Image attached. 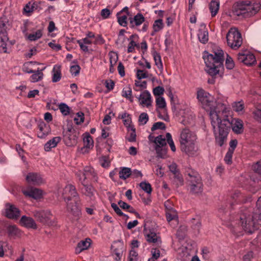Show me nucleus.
Masks as SVG:
<instances>
[{
    "label": "nucleus",
    "instance_id": "obj_30",
    "mask_svg": "<svg viewBox=\"0 0 261 261\" xmlns=\"http://www.w3.org/2000/svg\"><path fill=\"white\" fill-rule=\"evenodd\" d=\"M220 3L218 0H212L209 4V9L212 17L215 16L219 9Z\"/></svg>",
    "mask_w": 261,
    "mask_h": 261
},
{
    "label": "nucleus",
    "instance_id": "obj_52",
    "mask_svg": "<svg viewBox=\"0 0 261 261\" xmlns=\"http://www.w3.org/2000/svg\"><path fill=\"white\" fill-rule=\"evenodd\" d=\"M167 142L169 144L171 149L172 151L175 152L176 150V147L174 144V142L172 139L171 135L169 133L166 134Z\"/></svg>",
    "mask_w": 261,
    "mask_h": 261
},
{
    "label": "nucleus",
    "instance_id": "obj_40",
    "mask_svg": "<svg viewBox=\"0 0 261 261\" xmlns=\"http://www.w3.org/2000/svg\"><path fill=\"white\" fill-rule=\"evenodd\" d=\"M43 76L42 70L35 71L31 76V81L33 83L37 82L41 80Z\"/></svg>",
    "mask_w": 261,
    "mask_h": 261
},
{
    "label": "nucleus",
    "instance_id": "obj_4",
    "mask_svg": "<svg viewBox=\"0 0 261 261\" xmlns=\"http://www.w3.org/2000/svg\"><path fill=\"white\" fill-rule=\"evenodd\" d=\"M203 59L205 64V70L211 76L219 74L223 69L224 57L222 50L218 49L214 52V54H208L203 57Z\"/></svg>",
    "mask_w": 261,
    "mask_h": 261
},
{
    "label": "nucleus",
    "instance_id": "obj_41",
    "mask_svg": "<svg viewBox=\"0 0 261 261\" xmlns=\"http://www.w3.org/2000/svg\"><path fill=\"white\" fill-rule=\"evenodd\" d=\"M8 38L6 36L0 35V53H7V43Z\"/></svg>",
    "mask_w": 261,
    "mask_h": 261
},
{
    "label": "nucleus",
    "instance_id": "obj_42",
    "mask_svg": "<svg viewBox=\"0 0 261 261\" xmlns=\"http://www.w3.org/2000/svg\"><path fill=\"white\" fill-rule=\"evenodd\" d=\"M42 36V32L41 30H37L35 33L30 34L27 36V39L31 41H36Z\"/></svg>",
    "mask_w": 261,
    "mask_h": 261
},
{
    "label": "nucleus",
    "instance_id": "obj_37",
    "mask_svg": "<svg viewBox=\"0 0 261 261\" xmlns=\"http://www.w3.org/2000/svg\"><path fill=\"white\" fill-rule=\"evenodd\" d=\"M153 59L154 60L155 64L160 69H163V65L162 64L161 57L159 53L156 51H153L152 53Z\"/></svg>",
    "mask_w": 261,
    "mask_h": 261
},
{
    "label": "nucleus",
    "instance_id": "obj_3",
    "mask_svg": "<svg viewBox=\"0 0 261 261\" xmlns=\"http://www.w3.org/2000/svg\"><path fill=\"white\" fill-rule=\"evenodd\" d=\"M211 120L216 143L220 146H222L226 140L231 124L227 118H224L221 120V118H218L216 113L211 114Z\"/></svg>",
    "mask_w": 261,
    "mask_h": 261
},
{
    "label": "nucleus",
    "instance_id": "obj_27",
    "mask_svg": "<svg viewBox=\"0 0 261 261\" xmlns=\"http://www.w3.org/2000/svg\"><path fill=\"white\" fill-rule=\"evenodd\" d=\"M91 240L87 238L85 240H83L78 243L75 248V253L76 254L80 253L83 251L88 249L91 245Z\"/></svg>",
    "mask_w": 261,
    "mask_h": 261
},
{
    "label": "nucleus",
    "instance_id": "obj_13",
    "mask_svg": "<svg viewBox=\"0 0 261 261\" xmlns=\"http://www.w3.org/2000/svg\"><path fill=\"white\" fill-rule=\"evenodd\" d=\"M20 215L19 209L14 205L6 203L5 205V216L11 219H17Z\"/></svg>",
    "mask_w": 261,
    "mask_h": 261
},
{
    "label": "nucleus",
    "instance_id": "obj_31",
    "mask_svg": "<svg viewBox=\"0 0 261 261\" xmlns=\"http://www.w3.org/2000/svg\"><path fill=\"white\" fill-rule=\"evenodd\" d=\"M76 42L82 51L84 52L89 51L88 47L86 45L92 44V41L90 39L85 37L81 40H77Z\"/></svg>",
    "mask_w": 261,
    "mask_h": 261
},
{
    "label": "nucleus",
    "instance_id": "obj_56",
    "mask_svg": "<svg viewBox=\"0 0 261 261\" xmlns=\"http://www.w3.org/2000/svg\"><path fill=\"white\" fill-rule=\"evenodd\" d=\"M148 116L146 113H142L139 117V121L143 125L145 124L148 121Z\"/></svg>",
    "mask_w": 261,
    "mask_h": 261
},
{
    "label": "nucleus",
    "instance_id": "obj_9",
    "mask_svg": "<svg viewBox=\"0 0 261 261\" xmlns=\"http://www.w3.org/2000/svg\"><path fill=\"white\" fill-rule=\"evenodd\" d=\"M65 202L66 203V210L69 215L74 217L75 219H77L81 214V210L80 207L81 202L80 198L79 199H72L70 200L69 197H65Z\"/></svg>",
    "mask_w": 261,
    "mask_h": 261
},
{
    "label": "nucleus",
    "instance_id": "obj_44",
    "mask_svg": "<svg viewBox=\"0 0 261 261\" xmlns=\"http://www.w3.org/2000/svg\"><path fill=\"white\" fill-rule=\"evenodd\" d=\"M126 32L125 30L124 29H121L120 30L119 35H118V39L116 41V43L117 44H120L121 46H122L123 43L127 39L126 37L124 36V34Z\"/></svg>",
    "mask_w": 261,
    "mask_h": 261
},
{
    "label": "nucleus",
    "instance_id": "obj_57",
    "mask_svg": "<svg viewBox=\"0 0 261 261\" xmlns=\"http://www.w3.org/2000/svg\"><path fill=\"white\" fill-rule=\"evenodd\" d=\"M76 175L77 177L79 178V180L82 185H84L85 184H86V180L87 179V178L83 172L79 171L78 172L76 173Z\"/></svg>",
    "mask_w": 261,
    "mask_h": 261
},
{
    "label": "nucleus",
    "instance_id": "obj_53",
    "mask_svg": "<svg viewBox=\"0 0 261 261\" xmlns=\"http://www.w3.org/2000/svg\"><path fill=\"white\" fill-rule=\"evenodd\" d=\"M152 257L148 259V261H155L160 256V251L158 249H153L151 250Z\"/></svg>",
    "mask_w": 261,
    "mask_h": 261
},
{
    "label": "nucleus",
    "instance_id": "obj_62",
    "mask_svg": "<svg viewBox=\"0 0 261 261\" xmlns=\"http://www.w3.org/2000/svg\"><path fill=\"white\" fill-rule=\"evenodd\" d=\"M233 152L230 151H227L224 157V161L227 164H231L232 163V157Z\"/></svg>",
    "mask_w": 261,
    "mask_h": 261
},
{
    "label": "nucleus",
    "instance_id": "obj_63",
    "mask_svg": "<svg viewBox=\"0 0 261 261\" xmlns=\"http://www.w3.org/2000/svg\"><path fill=\"white\" fill-rule=\"evenodd\" d=\"M253 116L254 119L261 122V109L254 110L253 112Z\"/></svg>",
    "mask_w": 261,
    "mask_h": 261
},
{
    "label": "nucleus",
    "instance_id": "obj_15",
    "mask_svg": "<svg viewBox=\"0 0 261 261\" xmlns=\"http://www.w3.org/2000/svg\"><path fill=\"white\" fill-rule=\"evenodd\" d=\"M51 213L49 211H35L33 212V216L42 223H47L51 218Z\"/></svg>",
    "mask_w": 261,
    "mask_h": 261
},
{
    "label": "nucleus",
    "instance_id": "obj_46",
    "mask_svg": "<svg viewBox=\"0 0 261 261\" xmlns=\"http://www.w3.org/2000/svg\"><path fill=\"white\" fill-rule=\"evenodd\" d=\"M140 188L147 194H151L152 188L151 185L147 182L142 181L140 184Z\"/></svg>",
    "mask_w": 261,
    "mask_h": 261
},
{
    "label": "nucleus",
    "instance_id": "obj_58",
    "mask_svg": "<svg viewBox=\"0 0 261 261\" xmlns=\"http://www.w3.org/2000/svg\"><path fill=\"white\" fill-rule=\"evenodd\" d=\"M226 67L228 69H232L234 66V63L232 59L227 56L225 61Z\"/></svg>",
    "mask_w": 261,
    "mask_h": 261
},
{
    "label": "nucleus",
    "instance_id": "obj_39",
    "mask_svg": "<svg viewBox=\"0 0 261 261\" xmlns=\"http://www.w3.org/2000/svg\"><path fill=\"white\" fill-rule=\"evenodd\" d=\"M166 216L168 222L177 218V213L175 210L171 206L169 207V211H166Z\"/></svg>",
    "mask_w": 261,
    "mask_h": 261
},
{
    "label": "nucleus",
    "instance_id": "obj_49",
    "mask_svg": "<svg viewBox=\"0 0 261 261\" xmlns=\"http://www.w3.org/2000/svg\"><path fill=\"white\" fill-rule=\"evenodd\" d=\"M83 141L85 146L86 147L90 148L93 146V141L92 137L90 135L88 134L83 139Z\"/></svg>",
    "mask_w": 261,
    "mask_h": 261
},
{
    "label": "nucleus",
    "instance_id": "obj_55",
    "mask_svg": "<svg viewBox=\"0 0 261 261\" xmlns=\"http://www.w3.org/2000/svg\"><path fill=\"white\" fill-rule=\"evenodd\" d=\"M166 125L164 123L162 122H157L153 124L151 129L152 131H154L156 129H165Z\"/></svg>",
    "mask_w": 261,
    "mask_h": 261
},
{
    "label": "nucleus",
    "instance_id": "obj_20",
    "mask_svg": "<svg viewBox=\"0 0 261 261\" xmlns=\"http://www.w3.org/2000/svg\"><path fill=\"white\" fill-rule=\"evenodd\" d=\"M154 143L156 144L155 149L158 156L162 157V155L160 153V151L163 152V153H165V151L163 150L161 147L166 145L167 141L165 138L163 137L162 135H159L155 138Z\"/></svg>",
    "mask_w": 261,
    "mask_h": 261
},
{
    "label": "nucleus",
    "instance_id": "obj_8",
    "mask_svg": "<svg viewBox=\"0 0 261 261\" xmlns=\"http://www.w3.org/2000/svg\"><path fill=\"white\" fill-rule=\"evenodd\" d=\"M226 40L228 45L233 49L239 48L242 44L241 34L235 28L229 30L226 35Z\"/></svg>",
    "mask_w": 261,
    "mask_h": 261
},
{
    "label": "nucleus",
    "instance_id": "obj_24",
    "mask_svg": "<svg viewBox=\"0 0 261 261\" xmlns=\"http://www.w3.org/2000/svg\"><path fill=\"white\" fill-rule=\"evenodd\" d=\"M129 24L131 28L140 25L145 21V18L141 13H138L134 17H129Z\"/></svg>",
    "mask_w": 261,
    "mask_h": 261
},
{
    "label": "nucleus",
    "instance_id": "obj_45",
    "mask_svg": "<svg viewBox=\"0 0 261 261\" xmlns=\"http://www.w3.org/2000/svg\"><path fill=\"white\" fill-rule=\"evenodd\" d=\"M132 89L129 87L124 88L122 92V96L127 99H128L131 102L133 101Z\"/></svg>",
    "mask_w": 261,
    "mask_h": 261
},
{
    "label": "nucleus",
    "instance_id": "obj_23",
    "mask_svg": "<svg viewBox=\"0 0 261 261\" xmlns=\"http://www.w3.org/2000/svg\"><path fill=\"white\" fill-rule=\"evenodd\" d=\"M38 127L39 131L37 133V136L40 138H44L50 133L51 129L50 126L44 122H40L39 124Z\"/></svg>",
    "mask_w": 261,
    "mask_h": 261
},
{
    "label": "nucleus",
    "instance_id": "obj_5",
    "mask_svg": "<svg viewBox=\"0 0 261 261\" xmlns=\"http://www.w3.org/2000/svg\"><path fill=\"white\" fill-rule=\"evenodd\" d=\"M196 139L194 133L187 128L182 129L179 137L181 150L189 156L194 155L198 150L195 144Z\"/></svg>",
    "mask_w": 261,
    "mask_h": 261
},
{
    "label": "nucleus",
    "instance_id": "obj_54",
    "mask_svg": "<svg viewBox=\"0 0 261 261\" xmlns=\"http://www.w3.org/2000/svg\"><path fill=\"white\" fill-rule=\"evenodd\" d=\"M233 110L240 112L244 109V104L242 101L234 102L232 104Z\"/></svg>",
    "mask_w": 261,
    "mask_h": 261
},
{
    "label": "nucleus",
    "instance_id": "obj_2",
    "mask_svg": "<svg viewBox=\"0 0 261 261\" xmlns=\"http://www.w3.org/2000/svg\"><path fill=\"white\" fill-rule=\"evenodd\" d=\"M243 229L249 233H252L261 227V196L257 200L252 215H243L240 217Z\"/></svg>",
    "mask_w": 261,
    "mask_h": 261
},
{
    "label": "nucleus",
    "instance_id": "obj_43",
    "mask_svg": "<svg viewBox=\"0 0 261 261\" xmlns=\"http://www.w3.org/2000/svg\"><path fill=\"white\" fill-rule=\"evenodd\" d=\"M155 103L156 106V109H164L166 108V103L165 99L163 97L158 96L156 97Z\"/></svg>",
    "mask_w": 261,
    "mask_h": 261
},
{
    "label": "nucleus",
    "instance_id": "obj_32",
    "mask_svg": "<svg viewBox=\"0 0 261 261\" xmlns=\"http://www.w3.org/2000/svg\"><path fill=\"white\" fill-rule=\"evenodd\" d=\"M53 77L52 82L56 83L59 82L61 79V71L59 66L55 65L52 71Z\"/></svg>",
    "mask_w": 261,
    "mask_h": 261
},
{
    "label": "nucleus",
    "instance_id": "obj_6",
    "mask_svg": "<svg viewBox=\"0 0 261 261\" xmlns=\"http://www.w3.org/2000/svg\"><path fill=\"white\" fill-rule=\"evenodd\" d=\"M258 4L251 3L249 1H240L234 4L232 14L236 16L242 15L245 17L255 14L259 10Z\"/></svg>",
    "mask_w": 261,
    "mask_h": 261
},
{
    "label": "nucleus",
    "instance_id": "obj_34",
    "mask_svg": "<svg viewBox=\"0 0 261 261\" xmlns=\"http://www.w3.org/2000/svg\"><path fill=\"white\" fill-rule=\"evenodd\" d=\"M146 240L149 243H161V238L154 232H150L146 236Z\"/></svg>",
    "mask_w": 261,
    "mask_h": 261
},
{
    "label": "nucleus",
    "instance_id": "obj_50",
    "mask_svg": "<svg viewBox=\"0 0 261 261\" xmlns=\"http://www.w3.org/2000/svg\"><path fill=\"white\" fill-rule=\"evenodd\" d=\"M129 132H130L129 136L127 138V140L130 142H134L136 141V129L134 126H129Z\"/></svg>",
    "mask_w": 261,
    "mask_h": 261
},
{
    "label": "nucleus",
    "instance_id": "obj_25",
    "mask_svg": "<svg viewBox=\"0 0 261 261\" xmlns=\"http://www.w3.org/2000/svg\"><path fill=\"white\" fill-rule=\"evenodd\" d=\"M198 37L200 42L205 43L208 40V32L204 24H201L198 30Z\"/></svg>",
    "mask_w": 261,
    "mask_h": 261
},
{
    "label": "nucleus",
    "instance_id": "obj_36",
    "mask_svg": "<svg viewBox=\"0 0 261 261\" xmlns=\"http://www.w3.org/2000/svg\"><path fill=\"white\" fill-rule=\"evenodd\" d=\"M128 15L127 14H123L122 15V13L121 12H118L117 13V18L118 22L121 26H122L123 27H125L127 26V16Z\"/></svg>",
    "mask_w": 261,
    "mask_h": 261
},
{
    "label": "nucleus",
    "instance_id": "obj_51",
    "mask_svg": "<svg viewBox=\"0 0 261 261\" xmlns=\"http://www.w3.org/2000/svg\"><path fill=\"white\" fill-rule=\"evenodd\" d=\"M81 67L79 65L75 64L70 66V71L72 76H76L80 73Z\"/></svg>",
    "mask_w": 261,
    "mask_h": 261
},
{
    "label": "nucleus",
    "instance_id": "obj_12",
    "mask_svg": "<svg viewBox=\"0 0 261 261\" xmlns=\"http://www.w3.org/2000/svg\"><path fill=\"white\" fill-rule=\"evenodd\" d=\"M63 198L65 201V197H69L70 200L79 199V195L76 191L75 186L72 185H67L65 186L62 193Z\"/></svg>",
    "mask_w": 261,
    "mask_h": 261
},
{
    "label": "nucleus",
    "instance_id": "obj_16",
    "mask_svg": "<svg viewBox=\"0 0 261 261\" xmlns=\"http://www.w3.org/2000/svg\"><path fill=\"white\" fill-rule=\"evenodd\" d=\"M140 105L143 107L149 108L152 105V98L149 91L145 90L142 92L138 97Z\"/></svg>",
    "mask_w": 261,
    "mask_h": 261
},
{
    "label": "nucleus",
    "instance_id": "obj_59",
    "mask_svg": "<svg viewBox=\"0 0 261 261\" xmlns=\"http://www.w3.org/2000/svg\"><path fill=\"white\" fill-rule=\"evenodd\" d=\"M138 253L134 249H132L129 252L128 261H138Z\"/></svg>",
    "mask_w": 261,
    "mask_h": 261
},
{
    "label": "nucleus",
    "instance_id": "obj_35",
    "mask_svg": "<svg viewBox=\"0 0 261 261\" xmlns=\"http://www.w3.org/2000/svg\"><path fill=\"white\" fill-rule=\"evenodd\" d=\"M9 236L11 237L19 236L20 234L19 229L15 225H10L7 228Z\"/></svg>",
    "mask_w": 261,
    "mask_h": 261
},
{
    "label": "nucleus",
    "instance_id": "obj_29",
    "mask_svg": "<svg viewBox=\"0 0 261 261\" xmlns=\"http://www.w3.org/2000/svg\"><path fill=\"white\" fill-rule=\"evenodd\" d=\"M83 172L87 179L93 178L96 181L97 180V176L94 169L90 166H86L84 168Z\"/></svg>",
    "mask_w": 261,
    "mask_h": 261
},
{
    "label": "nucleus",
    "instance_id": "obj_1",
    "mask_svg": "<svg viewBox=\"0 0 261 261\" xmlns=\"http://www.w3.org/2000/svg\"><path fill=\"white\" fill-rule=\"evenodd\" d=\"M197 98L202 108L210 112V117L212 113H216L218 118L225 112L226 106L222 103H217L213 96L203 89H199L197 92Z\"/></svg>",
    "mask_w": 261,
    "mask_h": 261
},
{
    "label": "nucleus",
    "instance_id": "obj_33",
    "mask_svg": "<svg viewBox=\"0 0 261 261\" xmlns=\"http://www.w3.org/2000/svg\"><path fill=\"white\" fill-rule=\"evenodd\" d=\"M119 174L120 178L125 180L131 176V169L128 167H121Z\"/></svg>",
    "mask_w": 261,
    "mask_h": 261
},
{
    "label": "nucleus",
    "instance_id": "obj_26",
    "mask_svg": "<svg viewBox=\"0 0 261 261\" xmlns=\"http://www.w3.org/2000/svg\"><path fill=\"white\" fill-rule=\"evenodd\" d=\"M20 221L21 224L25 227L37 229V225L34 219L31 217L23 216Z\"/></svg>",
    "mask_w": 261,
    "mask_h": 261
},
{
    "label": "nucleus",
    "instance_id": "obj_10",
    "mask_svg": "<svg viewBox=\"0 0 261 261\" xmlns=\"http://www.w3.org/2000/svg\"><path fill=\"white\" fill-rule=\"evenodd\" d=\"M77 138L78 133L71 126L63 131V139L67 146L75 145L77 142Z\"/></svg>",
    "mask_w": 261,
    "mask_h": 261
},
{
    "label": "nucleus",
    "instance_id": "obj_19",
    "mask_svg": "<svg viewBox=\"0 0 261 261\" xmlns=\"http://www.w3.org/2000/svg\"><path fill=\"white\" fill-rule=\"evenodd\" d=\"M169 168L170 171L174 174V178L175 181L177 182L178 186L183 185L184 180L179 170L177 169V165L173 163L169 165Z\"/></svg>",
    "mask_w": 261,
    "mask_h": 261
},
{
    "label": "nucleus",
    "instance_id": "obj_38",
    "mask_svg": "<svg viewBox=\"0 0 261 261\" xmlns=\"http://www.w3.org/2000/svg\"><path fill=\"white\" fill-rule=\"evenodd\" d=\"M32 7L34 8V11H37V12H40L45 7V2L36 1L32 3Z\"/></svg>",
    "mask_w": 261,
    "mask_h": 261
},
{
    "label": "nucleus",
    "instance_id": "obj_28",
    "mask_svg": "<svg viewBox=\"0 0 261 261\" xmlns=\"http://www.w3.org/2000/svg\"><path fill=\"white\" fill-rule=\"evenodd\" d=\"M61 139L60 137H55L48 141L44 146V150L46 151H50L51 148H55L57 144L61 141Z\"/></svg>",
    "mask_w": 261,
    "mask_h": 261
},
{
    "label": "nucleus",
    "instance_id": "obj_11",
    "mask_svg": "<svg viewBox=\"0 0 261 261\" xmlns=\"http://www.w3.org/2000/svg\"><path fill=\"white\" fill-rule=\"evenodd\" d=\"M224 118H227L229 119V121L231 124L230 127H232V129L234 132L237 134H241L243 132V121L239 119L232 120L231 117L229 118L226 114V108H225L224 114L221 115V119L222 120Z\"/></svg>",
    "mask_w": 261,
    "mask_h": 261
},
{
    "label": "nucleus",
    "instance_id": "obj_7",
    "mask_svg": "<svg viewBox=\"0 0 261 261\" xmlns=\"http://www.w3.org/2000/svg\"><path fill=\"white\" fill-rule=\"evenodd\" d=\"M187 180L190 192L193 194H199L203 191V183L200 175L195 170L189 168L186 170Z\"/></svg>",
    "mask_w": 261,
    "mask_h": 261
},
{
    "label": "nucleus",
    "instance_id": "obj_48",
    "mask_svg": "<svg viewBox=\"0 0 261 261\" xmlns=\"http://www.w3.org/2000/svg\"><path fill=\"white\" fill-rule=\"evenodd\" d=\"M163 28V22L161 19L155 20L153 24V29L154 32H157Z\"/></svg>",
    "mask_w": 261,
    "mask_h": 261
},
{
    "label": "nucleus",
    "instance_id": "obj_60",
    "mask_svg": "<svg viewBox=\"0 0 261 261\" xmlns=\"http://www.w3.org/2000/svg\"><path fill=\"white\" fill-rule=\"evenodd\" d=\"M77 117H75L74 119V121L77 124L83 123L84 121V113L80 112H78L76 114Z\"/></svg>",
    "mask_w": 261,
    "mask_h": 261
},
{
    "label": "nucleus",
    "instance_id": "obj_21",
    "mask_svg": "<svg viewBox=\"0 0 261 261\" xmlns=\"http://www.w3.org/2000/svg\"><path fill=\"white\" fill-rule=\"evenodd\" d=\"M22 193L27 197L37 199L41 197L42 191L36 188H28L22 190Z\"/></svg>",
    "mask_w": 261,
    "mask_h": 261
},
{
    "label": "nucleus",
    "instance_id": "obj_14",
    "mask_svg": "<svg viewBox=\"0 0 261 261\" xmlns=\"http://www.w3.org/2000/svg\"><path fill=\"white\" fill-rule=\"evenodd\" d=\"M238 60L248 66L252 65L256 62L255 57L252 54L244 52H240L238 54Z\"/></svg>",
    "mask_w": 261,
    "mask_h": 261
},
{
    "label": "nucleus",
    "instance_id": "obj_61",
    "mask_svg": "<svg viewBox=\"0 0 261 261\" xmlns=\"http://www.w3.org/2000/svg\"><path fill=\"white\" fill-rule=\"evenodd\" d=\"M164 88L161 86H157L153 90V93L154 95L158 96V97L160 96L161 95H162L164 93Z\"/></svg>",
    "mask_w": 261,
    "mask_h": 261
},
{
    "label": "nucleus",
    "instance_id": "obj_18",
    "mask_svg": "<svg viewBox=\"0 0 261 261\" xmlns=\"http://www.w3.org/2000/svg\"><path fill=\"white\" fill-rule=\"evenodd\" d=\"M83 189L82 190V193L85 196L88 197L92 201L95 199V194L96 190L95 188L91 184H85L83 185Z\"/></svg>",
    "mask_w": 261,
    "mask_h": 261
},
{
    "label": "nucleus",
    "instance_id": "obj_17",
    "mask_svg": "<svg viewBox=\"0 0 261 261\" xmlns=\"http://www.w3.org/2000/svg\"><path fill=\"white\" fill-rule=\"evenodd\" d=\"M25 179L29 184L33 185H40L44 182L41 175L34 172L29 173L26 176Z\"/></svg>",
    "mask_w": 261,
    "mask_h": 261
},
{
    "label": "nucleus",
    "instance_id": "obj_22",
    "mask_svg": "<svg viewBox=\"0 0 261 261\" xmlns=\"http://www.w3.org/2000/svg\"><path fill=\"white\" fill-rule=\"evenodd\" d=\"M127 40L129 41L127 49L128 53H134L136 47H139L140 45L138 43L139 40L138 35L133 34Z\"/></svg>",
    "mask_w": 261,
    "mask_h": 261
},
{
    "label": "nucleus",
    "instance_id": "obj_64",
    "mask_svg": "<svg viewBox=\"0 0 261 261\" xmlns=\"http://www.w3.org/2000/svg\"><path fill=\"white\" fill-rule=\"evenodd\" d=\"M253 169L256 173L261 174V160L253 166Z\"/></svg>",
    "mask_w": 261,
    "mask_h": 261
},
{
    "label": "nucleus",
    "instance_id": "obj_47",
    "mask_svg": "<svg viewBox=\"0 0 261 261\" xmlns=\"http://www.w3.org/2000/svg\"><path fill=\"white\" fill-rule=\"evenodd\" d=\"M59 108L63 115L67 116L69 114L70 109L66 104L64 103H60L59 106Z\"/></svg>",
    "mask_w": 261,
    "mask_h": 261
}]
</instances>
